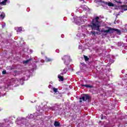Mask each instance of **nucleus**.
Masks as SVG:
<instances>
[{"instance_id": "nucleus-1", "label": "nucleus", "mask_w": 127, "mask_h": 127, "mask_svg": "<svg viewBox=\"0 0 127 127\" xmlns=\"http://www.w3.org/2000/svg\"><path fill=\"white\" fill-rule=\"evenodd\" d=\"M100 25L99 24H93V25H88V27H91L92 30H97L100 31Z\"/></svg>"}, {"instance_id": "nucleus-2", "label": "nucleus", "mask_w": 127, "mask_h": 127, "mask_svg": "<svg viewBox=\"0 0 127 127\" xmlns=\"http://www.w3.org/2000/svg\"><path fill=\"white\" fill-rule=\"evenodd\" d=\"M103 32L104 33H106L111 34V33H114L115 32V29L113 28H109V29L104 30Z\"/></svg>"}, {"instance_id": "nucleus-3", "label": "nucleus", "mask_w": 127, "mask_h": 127, "mask_svg": "<svg viewBox=\"0 0 127 127\" xmlns=\"http://www.w3.org/2000/svg\"><path fill=\"white\" fill-rule=\"evenodd\" d=\"M99 19H100V18L98 16H97L95 19H93L92 21L91 25H93L94 24H99Z\"/></svg>"}, {"instance_id": "nucleus-4", "label": "nucleus", "mask_w": 127, "mask_h": 127, "mask_svg": "<svg viewBox=\"0 0 127 127\" xmlns=\"http://www.w3.org/2000/svg\"><path fill=\"white\" fill-rule=\"evenodd\" d=\"M85 102H88V103H90V102L92 101V97L88 95V94H85Z\"/></svg>"}, {"instance_id": "nucleus-5", "label": "nucleus", "mask_w": 127, "mask_h": 127, "mask_svg": "<svg viewBox=\"0 0 127 127\" xmlns=\"http://www.w3.org/2000/svg\"><path fill=\"white\" fill-rule=\"evenodd\" d=\"M79 103H82V100L83 102H86L85 94L84 96L79 98Z\"/></svg>"}, {"instance_id": "nucleus-6", "label": "nucleus", "mask_w": 127, "mask_h": 127, "mask_svg": "<svg viewBox=\"0 0 127 127\" xmlns=\"http://www.w3.org/2000/svg\"><path fill=\"white\" fill-rule=\"evenodd\" d=\"M58 78L59 79V81H61L62 82H63V81H64V77L61 76L60 74L58 75Z\"/></svg>"}, {"instance_id": "nucleus-7", "label": "nucleus", "mask_w": 127, "mask_h": 127, "mask_svg": "<svg viewBox=\"0 0 127 127\" xmlns=\"http://www.w3.org/2000/svg\"><path fill=\"white\" fill-rule=\"evenodd\" d=\"M54 126L55 127H60V122H58V121H55L54 122Z\"/></svg>"}, {"instance_id": "nucleus-8", "label": "nucleus", "mask_w": 127, "mask_h": 127, "mask_svg": "<svg viewBox=\"0 0 127 127\" xmlns=\"http://www.w3.org/2000/svg\"><path fill=\"white\" fill-rule=\"evenodd\" d=\"M62 60H64L65 62L69 60V57L67 56H64L63 58H62Z\"/></svg>"}, {"instance_id": "nucleus-9", "label": "nucleus", "mask_w": 127, "mask_h": 127, "mask_svg": "<svg viewBox=\"0 0 127 127\" xmlns=\"http://www.w3.org/2000/svg\"><path fill=\"white\" fill-rule=\"evenodd\" d=\"M0 17L1 18V19H4V17H5V14L4 12H2L1 14L0 15Z\"/></svg>"}, {"instance_id": "nucleus-10", "label": "nucleus", "mask_w": 127, "mask_h": 127, "mask_svg": "<svg viewBox=\"0 0 127 127\" xmlns=\"http://www.w3.org/2000/svg\"><path fill=\"white\" fill-rule=\"evenodd\" d=\"M81 86L82 87H86V88H92L93 87L91 85L88 84H82Z\"/></svg>"}, {"instance_id": "nucleus-11", "label": "nucleus", "mask_w": 127, "mask_h": 127, "mask_svg": "<svg viewBox=\"0 0 127 127\" xmlns=\"http://www.w3.org/2000/svg\"><path fill=\"white\" fill-rule=\"evenodd\" d=\"M32 60V59L30 58V59L26 60V61H24L23 62V63L24 64H27V63H29V61H31Z\"/></svg>"}, {"instance_id": "nucleus-12", "label": "nucleus", "mask_w": 127, "mask_h": 127, "mask_svg": "<svg viewBox=\"0 0 127 127\" xmlns=\"http://www.w3.org/2000/svg\"><path fill=\"white\" fill-rule=\"evenodd\" d=\"M114 31H116L117 34H118V35H120L121 32V30H119L118 29H115Z\"/></svg>"}, {"instance_id": "nucleus-13", "label": "nucleus", "mask_w": 127, "mask_h": 127, "mask_svg": "<svg viewBox=\"0 0 127 127\" xmlns=\"http://www.w3.org/2000/svg\"><path fill=\"white\" fill-rule=\"evenodd\" d=\"M22 31V27H18L17 29V32H21Z\"/></svg>"}, {"instance_id": "nucleus-14", "label": "nucleus", "mask_w": 127, "mask_h": 127, "mask_svg": "<svg viewBox=\"0 0 127 127\" xmlns=\"http://www.w3.org/2000/svg\"><path fill=\"white\" fill-rule=\"evenodd\" d=\"M124 7H127V8L124 9L125 11H127V5L124 4V5H121L122 8H124Z\"/></svg>"}, {"instance_id": "nucleus-15", "label": "nucleus", "mask_w": 127, "mask_h": 127, "mask_svg": "<svg viewBox=\"0 0 127 127\" xmlns=\"http://www.w3.org/2000/svg\"><path fill=\"white\" fill-rule=\"evenodd\" d=\"M7 2V0H4L0 3L1 4H3L4 5H5V4H6Z\"/></svg>"}, {"instance_id": "nucleus-16", "label": "nucleus", "mask_w": 127, "mask_h": 127, "mask_svg": "<svg viewBox=\"0 0 127 127\" xmlns=\"http://www.w3.org/2000/svg\"><path fill=\"white\" fill-rule=\"evenodd\" d=\"M66 72H67V69L64 68L63 70V72L61 73L62 75H64V74H66Z\"/></svg>"}, {"instance_id": "nucleus-17", "label": "nucleus", "mask_w": 127, "mask_h": 127, "mask_svg": "<svg viewBox=\"0 0 127 127\" xmlns=\"http://www.w3.org/2000/svg\"><path fill=\"white\" fill-rule=\"evenodd\" d=\"M53 91L55 92V93H57V92H58V89L55 88V87H53Z\"/></svg>"}, {"instance_id": "nucleus-18", "label": "nucleus", "mask_w": 127, "mask_h": 127, "mask_svg": "<svg viewBox=\"0 0 127 127\" xmlns=\"http://www.w3.org/2000/svg\"><path fill=\"white\" fill-rule=\"evenodd\" d=\"M108 4L109 6H115V4L111 2H109Z\"/></svg>"}, {"instance_id": "nucleus-19", "label": "nucleus", "mask_w": 127, "mask_h": 127, "mask_svg": "<svg viewBox=\"0 0 127 127\" xmlns=\"http://www.w3.org/2000/svg\"><path fill=\"white\" fill-rule=\"evenodd\" d=\"M84 58L85 61H86V62H87V61H89V58H88L87 56H84Z\"/></svg>"}, {"instance_id": "nucleus-20", "label": "nucleus", "mask_w": 127, "mask_h": 127, "mask_svg": "<svg viewBox=\"0 0 127 127\" xmlns=\"http://www.w3.org/2000/svg\"><path fill=\"white\" fill-rule=\"evenodd\" d=\"M46 60L47 62H51V61H52V60H51V59H49L48 58H46Z\"/></svg>"}, {"instance_id": "nucleus-21", "label": "nucleus", "mask_w": 127, "mask_h": 127, "mask_svg": "<svg viewBox=\"0 0 127 127\" xmlns=\"http://www.w3.org/2000/svg\"><path fill=\"white\" fill-rule=\"evenodd\" d=\"M91 33H92V35H94V36L96 35V34H98V32L96 33V32L95 31H91Z\"/></svg>"}, {"instance_id": "nucleus-22", "label": "nucleus", "mask_w": 127, "mask_h": 127, "mask_svg": "<svg viewBox=\"0 0 127 127\" xmlns=\"http://www.w3.org/2000/svg\"><path fill=\"white\" fill-rule=\"evenodd\" d=\"M98 2L102 3H106V2L105 1H103L102 0H98Z\"/></svg>"}, {"instance_id": "nucleus-23", "label": "nucleus", "mask_w": 127, "mask_h": 127, "mask_svg": "<svg viewBox=\"0 0 127 127\" xmlns=\"http://www.w3.org/2000/svg\"><path fill=\"white\" fill-rule=\"evenodd\" d=\"M2 74H3V75H4V74H6V70H3L2 72Z\"/></svg>"}, {"instance_id": "nucleus-24", "label": "nucleus", "mask_w": 127, "mask_h": 127, "mask_svg": "<svg viewBox=\"0 0 127 127\" xmlns=\"http://www.w3.org/2000/svg\"><path fill=\"white\" fill-rule=\"evenodd\" d=\"M122 9H124V10H125V8H127V7H123V8H122Z\"/></svg>"}, {"instance_id": "nucleus-25", "label": "nucleus", "mask_w": 127, "mask_h": 127, "mask_svg": "<svg viewBox=\"0 0 127 127\" xmlns=\"http://www.w3.org/2000/svg\"><path fill=\"white\" fill-rule=\"evenodd\" d=\"M105 3H106V4H107V2H106Z\"/></svg>"}]
</instances>
